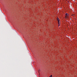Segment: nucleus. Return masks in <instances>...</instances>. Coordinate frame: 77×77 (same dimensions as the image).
I'll return each instance as SVG.
<instances>
[{"label": "nucleus", "instance_id": "nucleus-1", "mask_svg": "<svg viewBox=\"0 0 77 77\" xmlns=\"http://www.w3.org/2000/svg\"><path fill=\"white\" fill-rule=\"evenodd\" d=\"M68 16H69L68 14L67 13L66 14V16H65V18H68Z\"/></svg>", "mask_w": 77, "mask_h": 77}, {"label": "nucleus", "instance_id": "nucleus-2", "mask_svg": "<svg viewBox=\"0 0 77 77\" xmlns=\"http://www.w3.org/2000/svg\"><path fill=\"white\" fill-rule=\"evenodd\" d=\"M57 21H58V24H59V18L58 17L57 18Z\"/></svg>", "mask_w": 77, "mask_h": 77}, {"label": "nucleus", "instance_id": "nucleus-3", "mask_svg": "<svg viewBox=\"0 0 77 77\" xmlns=\"http://www.w3.org/2000/svg\"><path fill=\"white\" fill-rule=\"evenodd\" d=\"M52 77V75H51V76H49V77Z\"/></svg>", "mask_w": 77, "mask_h": 77}]
</instances>
